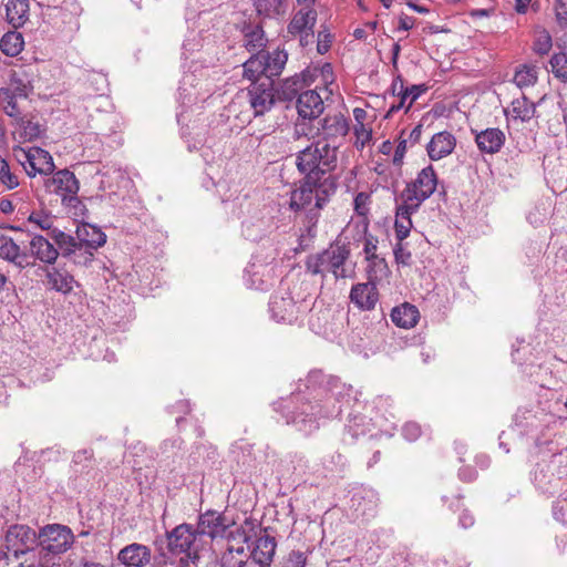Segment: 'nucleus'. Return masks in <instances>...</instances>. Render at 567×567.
Wrapping results in <instances>:
<instances>
[{"label": "nucleus", "instance_id": "obj_1", "mask_svg": "<svg viewBox=\"0 0 567 567\" xmlns=\"http://www.w3.org/2000/svg\"><path fill=\"white\" fill-rule=\"evenodd\" d=\"M337 164V148L326 141H317L297 154L296 166L303 177L317 181L332 178L330 173Z\"/></svg>", "mask_w": 567, "mask_h": 567}, {"label": "nucleus", "instance_id": "obj_2", "mask_svg": "<svg viewBox=\"0 0 567 567\" xmlns=\"http://www.w3.org/2000/svg\"><path fill=\"white\" fill-rule=\"evenodd\" d=\"M337 185L333 178L317 181L303 177L299 187L290 194L289 207L293 212L307 209L312 213L315 209H322L336 193Z\"/></svg>", "mask_w": 567, "mask_h": 567}, {"label": "nucleus", "instance_id": "obj_3", "mask_svg": "<svg viewBox=\"0 0 567 567\" xmlns=\"http://www.w3.org/2000/svg\"><path fill=\"white\" fill-rule=\"evenodd\" d=\"M350 248L343 244H331L319 254L310 255L306 260V269L311 275H324L331 272L336 279L352 277V271L346 268L350 258Z\"/></svg>", "mask_w": 567, "mask_h": 567}, {"label": "nucleus", "instance_id": "obj_4", "mask_svg": "<svg viewBox=\"0 0 567 567\" xmlns=\"http://www.w3.org/2000/svg\"><path fill=\"white\" fill-rule=\"evenodd\" d=\"M437 187V174L432 165L422 168L415 179L406 185L401 194L402 200L420 207Z\"/></svg>", "mask_w": 567, "mask_h": 567}, {"label": "nucleus", "instance_id": "obj_5", "mask_svg": "<svg viewBox=\"0 0 567 567\" xmlns=\"http://www.w3.org/2000/svg\"><path fill=\"white\" fill-rule=\"evenodd\" d=\"M362 250L364 254L367 279L372 281L386 280L391 275V269L385 258L378 252L379 238L372 234L362 233Z\"/></svg>", "mask_w": 567, "mask_h": 567}, {"label": "nucleus", "instance_id": "obj_6", "mask_svg": "<svg viewBox=\"0 0 567 567\" xmlns=\"http://www.w3.org/2000/svg\"><path fill=\"white\" fill-rule=\"evenodd\" d=\"M16 158L22 164L29 176L37 174L49 175L54 171V162L50 153L41 147H30L28 150L13 147Z\"/></svg>", "mask_w": 567, "mask_h": 567}, {"label": "nucleus", "instance_id": "obj_7", "mask_svg": "<svg viewBox=\"0 0 567 567\" xmlns=\"http://www.w3.org/2000/svg\"><path fill=\"white\" fill-rule=\"evenodd\" d=\"M51 193L61 198L62 205L68 208H76L81 200L78 196L80 185L74 173L61 169L53 174L48 184Z\"/></svg>", "mask_w": 567, "mask_h": 567}, {"label": "nucleus", "instance_id": "obj_8", "mask_svg": "<svg viewBox=\"0 0 567 567\" xmlns=\"http://www.w3.org/2000/svg\"><path fill=\"white\" fill-rule=\"evenodd\" d=\"M73 535L69 527L62 525H48L38 535V544L48 553H64L72 544Z\"/></svg>", "mask_w": 567, "mask_h": 567}, {"label": "nucleus", "instance_id": "obj_9", "mask_svg": "<svg viewBox=\"0 0 567 567\" xmlns=\"http://www.w3.org/2000/svg\"><path fill=\"white\" fill-rule=\"evenodd\" d=\"M197 536L190 525H178L168 534L169 551L174 555L186 554L190 559L198 558Z\"/></svg>", "mask_w": 567, "mask_h": 567}, {"label": "nucleus", "instance_id": "obj_10", "mask_svg": "<svg viewBox=\"0 0 567 567\" xmlns=\"http://www.w3.org/2000/svg\"><path fill=\"white\" fill-rule=\"evenodd\" d=\"M249 104L255 116H261L270 111L276 102L275 82L262 79L248 87Z\"/></svg>", "mask_w": 567, "mask_h": 567}, {"label": "nucleus", "instance_id": "obj_11", "mask_svg": "<svg viewBox=\"0 0 567 567\" xmlns=\"http://www.w3.org/2000/svg\"><path fill=\"white\" fill-rule=\"evenodd\" d=\"M317 16L315 8H298L288 24V32L298 35L302 47L312 42Z\"/></svg>", "mask_w": 567, "mask_h": 567}, {"label": "nucleus", "instance_id": "obj_12", "mask_svg": "<svg viewBox=\"0 0 567 567\" xmlns=\"http://www.w3.org/2000/svg\"><path fill=\"white\" fill-rule=\"evenodd\" d=\"M6 542L8 551L19 558L20 555L27 554L38 544V536L32 528L16 525L8 530Z\"/></svg>", "mask_w": 567, "mask_h": 567}, {"label": "nucleus", "instance_id": "obj_13", "mask_svg": "<svg viewBox=\"0 0 567 567\" xmlns=\"http://www.w3.org/2000/svg\"><path fill=\"white\" fill-rule=\"evenodd\" d=\"M300 78L307 86L313 83L319 85L320 90L324 92L326 99L333 94L336 84L333 69L330 63L310 65L301 72Z\"/></svg>", "mask_w": 567, "mask_h": 567}, {"label": "nucleus", "instance_id": "obj_14", "mask_svg": "<svg viewBox=\"0 0 567 567\" xmlns=\"http://www.w3.org/2000/svg\"><path fill=\"white\" fill-rule=\"evenodd\" d=\"M229 527L226 523V517L216 511H207L200 514L197 524V535L208 536L214 539L217 537H224Z\"/></svg>", "mask_w": 567, "mask_h": 567}, {"label": "nucleus", "instance_id": "obj_15", "mask_svg": "<svg viewBox=\"0 0 567 567\" xmlns=\"http://www.w3.org/2000/svg\"><path fill=\"white\" fill-rule=\"evenodd\" d=\"M301 305L297 303L290 295L274 296L270 301V312L277 322L292 324L299 317Z\"/></svg>", "mask_w": 567, "mask_h": 567}, {"label": "nucleus", "instance_id": "obj_16", "mask_svg": "<svg viewBox=\"0 0 567 567\" xmlns=\"http://www.w3.org/2000/svg\"><path fill=\"white\" fill-rule=\"evenodd\" d=\"M382 281L360 282L352 286L350 291V300L361 310H372L379 301V291L377 286Z\"/></svg>", "mask_w": 567, "mask_h": 567}, {"label": "nucleus", "instance_id": "obj_17", "mask_svg": "<svg viewBox=\"0 0 567 567\" xmlns=\"http://www.w3.org/2000/svg\"><path fill=\"white\" fill-rule=\"evenodd\" d=\"M455 147L456 137L449 131H441L426 144V152L431 161H440L451 155Z\"/></svg>", "mask_w": 567, "mask_h": 567}, {"label": "nucleus", "instance_id": "obj_18", "mask_svg": "<svg viewBox=\"0 0 567 567\" xmlns=\"http://www.w3.org/2000/svg\"><path fill=\"white\" fill-rule=\"evenodd\" d=\"M319 85L315 89L302 92L297 100V110L303 118H316L323 112V100L326 99L318 92Z\"/></svg>", "mask_w": 567, "mask_h": 567}, {"label": "nucleus", "instance_id": "obj_19", "mask_svg": "<svg viewBox=\"0 0 567 567\" xmlns=\"http://www.w3.org/2000/svg\"><path fill=\"white\" fill-rule=\"evenodd\" d=\"M76 237L82 249H84L90 258L96 249L104 246L106 243V235L101 230V228L87 223L78 226Z\"/></svg>", "mask_w": 567, "mask_h": 567}, {"label": "nucleus", "instance_id": "obj_20", "mask_svg": "<svg viewBox=\"0 0 567 567\" xmlns=\"http://www.w3.org/2000/svg\"><path fill=\"white\" fill-rule=\"evenodd\" d=\"M117 559L125 567H144L151 561V549L145 545L133 543L120 550Z\"/></svg>", "mask_w": 567, "mask_h": 567}, {"label": "nucleus", "instance_id": "obj_21", "mask_svg": "<svg viewBox=\"0 0 567 567\" xmlns=\"http://www.w3.org/2000/svg\"><path fill=\"white\" fill-rule=\"evenodd\" d=\"M419 208L420 207L415 206L414 204L405 203V200H402V203L398 205L394 221V233L396 240L403 241L409 237L413 227L411 216L416 213Z\"/></svg>", "mask_w": 567, "mask_h": 567}, {"label": "nucleus", "instance_id": "obj_22", "mask_svg": "<svg viewBox=\"0 0 567 567\" xmlns=\"http://www.w3.org/2000/svg\"><path fill=\"white\" fill-rule=\"evenodd\" d=\"M0 258L12 262L19 268L31 266L30 256L20 250L19 245L9 236H0Z\"/></svg>", "mask_w": 567, "mask_h": 567}, {"label": "nucleus", "instance_id": "obj_23", "mask_svg": "<svg viewBox=\"0 0 567 567\" xmlns=\"http://www.w3.org/2000/svg\"><path fill=\"white\" fill-rule=\"evenodd\" d=\"M505 134L502 130L491 127L486 128L475 136L478 150L483 153L495 154L499 152L505 143Z\"/></svg>", "mask_w": 567, "mask_h": 567}, {"label": "nucleus", "instance_id": "obj_24", "mask_svg": "<svg viewBox=\"0 0 567 567\" xmlns=\"http://www.w3.org/2000/svg\"><path fill=\"white\" fill-rule=\"evenodd\" d=\"M49 289L68 295L73 290L74 277L65 269L52 267L45 270Z\"/></svg>", "mask_w": 567, "mask_h": 567}, {"label": "nucleus", "instance_id": "obj_25", "mask_svg": "<svg viewBox=\"0 0 567 567\" xmlns=\"http://www.w3.org/2000/svg\"><path fill=\"white\" fill-rule=\"evenodd\" d=\"M390 317L396 327L411 329L417 324L420 319V311L414 305L404 302L394 307Z\"/></svg>", "mask_w": 567, "mask_h": 567}, {"label": "nucleus", "instance_id": "obj_26", "mask_svg": "<svg viewBox=\"0 0 567 567\" xmlns=\"http://www.w3.org/2000/svg\"><path fill=\"white\" fill-rule=\"evenodd\" d=\"M536 107L537 105L523 94L520 97L512 101L511 107L505 110V114L507 118L514 121L529 122L536 114Z\"/></svg>", "mask_w": 567, "mask_h": 567}, {"label": "nucleus", "instance_id": "obj_27", "mask_svg": "<svg viewBox=\"0 0 567 567\" xmlns=\"http://www.w3.org/2000/svg\"><path fill=\"white\" fill-rule=\"evenodd\" d=\"M276 547L277 544L274 537L268 535L259 537L251 553L252 560L261 567L270 566L274 560Z\"/></svg>", "mask_w": 567, "mask_h": 567}, {"label": "nucleus", "instance_id": "obj_28", "mask_svg": "<svg viewBox=\"0 0 567 567\" xmlns=\"http://www.w3.org/2000/svg\"><path fill=\"white\" fill-rule=\"evenodd\" d=\"M371 195L365 192H360L355 195L353 200V209L357 216V219L353 220L355 227L361 233H368L370 226V205H371Z\"/></svg>", "mask_w": 567, "mask_h": 567}, {"label": "nucleus", "instance_id": "obj_29", "mask_svg": "<svg viewBox=\"0 0 567 567\" xmlns=\"http://www.w3.org/2000/svg\"><path fill=\"white\" fill-rule=\"evenodd\" d=\"M31 255L45 264H54L59 257V250L49 239L41 235L34 236L30 241Z\"/></svg>", "mask_w": 567, "mask_h": 567}, {"label": "nucleus", "instance_id": "obj_30", "mask_svg": "<svg viewBox=\"0 0 567 567\" xmlns=\"http://www.w3.org/2000/svg\"><path fill=\"white\" fill-rule=\"evenodd\" d=\"M30 0H8L6 4L7 21L14 28L22 27L29 19Z\"/></svg>", "mask_w": 567, "mask_h": 567}, {"label": "nucleus", "instance_id": "obj_31", "mask_svg": "<svg viewBox=\"0 0 567 567\" xmlns=\"http://www.w3.org/2000/svg\"><path fill=\"white\" fill-rule=\"evenodd\" d=\"M13 125L16 126L13 135L20 143L33 141L41 134V125L24 115L16 120Z\"/></svg>", "mask_w": 567, "mask_h": 567}, {"label": "nucleus", "instance_id": "obj_32", "mask_svg": "<svg viewBox=\"0 0 567 567\" xmlns=\"http://www.w3.org/2000/svg\"><path fill=\"white\" fill-rule=\"evenodd\" d=\"M244 79L251 81V83L260 82L267 76L265 68V56L261 53L252 54L244 64Z\"/></svg>", "mask_w": 567, "mask_h": 567}, {"label": "nucleus", "instance_id": "obj_33", "mask_svg": "<svg viewBox=\"0 0 567 567\" xmlns=\"http://www.w3.org/2000/svg\"><path fill=\"white\" fill-rule=\"evenodd\" d=\"M265 56V68H267L266 73L267 76L264 79H270L274 80L275 78L279 76L287 63L288 54L284 50H275L272 52H268L267 54H264Z\"/></svg>", "mask_w": 567, "mask_h": 567}, {"label": "nucleus", "instance_id": "obj_34", "mask_svg": "<svg viewBox=\"0 0 567 567\" xmlns=\"http://www.w3.org/2000/svg\"><path fill=\"white\" fill-rule=\"evenodd\" d=\"M51 238L55 241L58 250H61L62 256L69 257L78 250H82L78 237H73L59 229H52L50 233Z\"/></svg>", "mask_w": 567, "mask_h": 567}, {"label": "nucleus", "instance_id": "obj_35", "mask_svg": "<svg viewBox=\"0 0 567 567\" xmlns=\"http://www.w3.org/2000/svg\"><path fill=\"white\" fill-rule=\"evenodd\" d=\"M538 81V68L534 64H520L517 66L513 82L520 90L534 86Z\"/></svg>", "mask_w": 567, "mask_h": 567}, {"label": "nucleus", "instance_id": "obj_36", "mask_svg": "<svg viewBox=\"0 0 567 567\" xmlns=\"http://www.w3.org/2000/svg\"><path fill=\"white\" fill-rule=\"evenodd\" d=\"M32 90V85L29 80H24L19 73L13 72L10 78V82L7 87L0 90V94H11L25 100Z\"/></svg>", "mask_w": 567, "mask_h": 567}, {"label": "nucleus", "instance_id": "obj_37", "mask_svg": "<svg viewBox=\"0 0 567 567\" xmlns=\"http://www.w3.org/2000/svg\"><path fill=\"white\" fill-rule=\"evenodd\" d=\"M322 130L327 136H344L349 131V124L341 114L329 115L323 118Z\"/></svg>", "mask_w": 567, "mask_h": 567}, {"label": "nucleus", "instance_id": "obj_38", "mask_svg": "<svg viewBox=\"0 0 567 567\" xmlns=\"http://www.w3.org/2000/svg\"><path fill=\"white\" fill-rule=\"evenodd\" d=\"M23 44V37L16 31L7 32L0 41L1 51L8 56L18 55L22 51Z\"/></svg>", "mask_w": 567, "mask_h": 567}, {"label": "nucleus", "instance_id": "obj_39", "mask_svg": "<svg viewBox=\"0 0 567 567\" xmlns=\"http://www.w3.org/2000/svg\"><path fill=\"white\" fill-rule=\"evenodd\" d=\"M266 38L260 27H255L245 33V48L251 53H260L266 47Z\"/></svg>", "mask_w": 567, "mask_h": 567}, {"label": "nucleus", "instance_id": "obj_40", "mask_svg": "<svg viewBox=\"0 0 567 567\" xmlns=\"http://www.w3.org/2000/svg\"><path fill=\"white\" fill-rule=\"evenodd\" d=\"M549 64L554 76L567 83V54L565 52L555 53L550 58Z\"/></svg>", "mask_w": 567, "mask_h": 567}, {"label": "nucleus", "instance_id": "obj_41", "mask_svg": "<svg viewBox=\"0 0 567 567\" xmlns=\"http://www.w3.org/2000/svg\"><path fill=\"white\" fill-rule=\"evenodd\" d=\"M1 97L6 114L10 116L13 122L20 118V116H22V111L18 103L20 97L11 94H1Z\"/></svg>", "mask_w": 567, "mask_h": 567}, {"label": "nucleus", "instance_id": "obj_42", "mask_svg": "<svg viewBox=\"0 0 567 567\" xmlns=\"http://www.w3.org/2000/svg\"><path fill=\"white\" fill-rule=\"evenodd\" d=\"M0 182L8 189H13L19 185L18 176L11 172L8 162L3 158H0Z\"/></svg>", "mask_w": 567, "mask_h": 567}, {"label": "nucleus", "instance_id": "obj_43", "mask_svg": "<svg viewBox=\"0 0 567 567\" xmlns=\"http://www.w3.org/2000/svg\"><path fill=\"white\" fill-rule=\"evenodd\" d=\"M553 47V41L550 34L543 30L537 34V38L534 41L533 50L535 53L539 55L547 54Z\"/></svg>", "mask_w": 567, "mask_h": 567}, {"label": "nucleus", "instance_id": "obj_44", "mask_svg": "<svg viewBox=\"0 0 567 567\" xmlns=\"http://www.w3.org/2000/svg\"><path fill=\"white\" fill-rule=\"evenodd\" d=\"M354 146L363 150L372 140V130L364 124L354 125Z\"/></svg>", "mask_w": 567, "mask_h": 567}, {"label": "nucleus", "instance_id": "obj_45", "mask_svg": "<svg viewBox=\"0 0 567 567\" xmlns=\"http://www.w3.org/2000/svg\"><path fill=\"white\" fill-rule=\"evenodd\" d=\"M429 90V86L426 84H414L410 87H405L404 93L402 95V100L405 102L409 101L406 105V112L411 109L413 103L426 91Z\"/></svg>", "mask_w": 567, "mask_h": 567}, {"label": "nucleus", "instance_id": "obj_46", "mask_svg": "<svg viewBox=\"0 0 567 567\" xmlns=\"http://www.w3.org/2000/svg\"><path fill=\"white\" fill-rule=\"evenodd\" d=\"M393 254L396 264L403 266H410L412 260L411 251L405 247L403 241L396 240V244L393 248Z\"/></svg>", "mask_w": 567, "mask_h": 567}, {"label": "nucleus", "instance_id": "obj_47", "mask_svg": "<svg viewBox=\"0 0 567 567\" xmlns=\"http://www.w3.org/2000/svg\"><path fill=\"white\" fill-rule=\"evenodd\" d=\"M307 557L303 551L292 550L287 556L284 567H306Z\"/></svg>", "mask_w": 567, "mask_h": 567}, {"label": "nucleus", "instance_id": "obj_48", "mask_svg": "<svg viewBox=\"0 0 567 567\" xmlns=\"http://www.w3.org/2000/svg\"><path fill=\"white\" fill-rule=\"evenodd\" d=\"M29 221L35 224L43 230H51L53 220L48 215H41L39 213H32L29 217Z\"/></svg>", "mask_w": 567, "mask_h": 567}, {"label": "nucleus", "instance_id": "obj_49", "mask_svg": "<svg viewBox=\"0 0 567 567\" xmlns=\"http://www.w3.org/2000/svg\"><path fill=\"white\" fill-rule=\"evenodd\" d=\"M556 19L561 27L567 25V0H556Z\"/></svg>", "mask_w": 567, "mask_h": 567}, {"label": "nucleus", "instance_id": "obj_50", "mask_svg": "<svg viewBox=\"0 0 567 567\" xmlns=\"http://www.w3.org/2000/svg\"><path fill=\"white\" fill-rule=\"evenodd\" d=\"M331 43H332V40H331V35L329 33L319 32L317 50L320 54H324L326 52H328L331 47Z\"/></svg>", "mask_w": 567, "mask_h": 567}, {"label": "nucleus", "instance_id": "obj_51", "mask_svg": "<svg viewBox=\"0 0 567 567\" xmlns=\"http://www.w3.org/2000/svg\"><path fill=\"white\" fill-rule=\"evenodd\" d=\"M405 153H406V140H401L394 151L393 164L396 166H400L403 163Z\"/></svg>", "mask_w": 567, "mask_h": 567}, {"label": "nucleus", "instance_id": "obj_52", "mask_svg": "<svg viewBox=\"0 0 567 567\" xmlns=\"http://www.w3.org/2000/svg\"><path fill=\"white\" fill-rule=\"evenodd\" d=\"M404 90V80L402 75L398 74L391 84L392 94L402 97Z\"/></svg>", "mask_w": 567, "mask_h": 567}, {"label": "nucleus", "instance_id": "obj_53", "mask_svg": "<svg viewBox=\"0 0 567 567\" xmlns=\"http://www.w3.org/2000/svg\"><path fill=\"white\" fill-rule=\"evenodd\" d=\"M414 27V19L409 16H402L399 20V29L400 30H411Z\"/></svg>", "mask_w": 567, "mask_h": 567}, {"label": "nucleus", "instance_id": "obj_54", "mask_svg": "<svg viewBox=\"0 0 567 567\" xmlns=\"http://www.w3.org/2000/svg\"><path fill=\"white\" fill-rule=\"evenodd\" d=\"M400 52H401V45L399 42H395L392 47V66H393L394 71L399 70L398 60H399Z\"/></svg>", "mask_w": 567, "mask_h": 567}, {"label": "nucleus", "instance_id": "obj_55", "mask_svg": "<svg viewBox=\"0 0 567 567\" xmlns=\"http://www.w3.org/2000/svg\"><path fill=\"white\" fill-rule=\"evenodd\" d=\"M422 132H423V126L421 124L416 125L411 132H410V135H409V140L412 142V143H417L421 138V135H422Z\"/></svg>", "mask_w": 567, "mask_h": 567}, {"label": "nucleus", "instance_id": "obj_56", "mask_svg": "<svg viewBox=\"0 0 567 567\" xmlns=\"http://www.w3.org/2000/svg\"><path fill=\"white\" fill-rule=\"evenodd\" d=\"M353 116L357 122L355 125L364 124L363 122L367 118V112H365V110H363L361 107H355L353 110Z\"/></svg>", "mask_w": 567, "mask_h": 567}, {"label": "nucleus", "instance_id": "obj_57", "mask_svg": "<svg viewBox=\"0 0 567 567\" xmlns=\"http://www.w3.org/2000/svg\"><path fill=\"white\" fill-rule=\"evenodd\" d=\"M0 210L4 214H11L14 210V206L11 200L2 198L0 199Z\"/></svg>", "mask_w": 567, "mask_h": 567}, {"label": "nucleus", "instance_id": "obj_58", "mask_svg": "<svg viewBox=\"0 0 567 567\" xmlns=\"http://www.w3.org/2000/svg\"><path fill=\"white\" fill-rule=\"evenodd\" d=\"M406 105H408L406 102L404 100H402V97H400L399 103L392 104L390 106L385 117H389L391 114L400 111L401 109H405L406 110Z\"/></svg>", "mask_w": 567, "mask_h": 567}, {"label": "nucleus", "instance_id": "obj_59", "mask_svg": "<svg viewBox=\"0 0 567 567\" xmlns=\"http://www.w3.org/2000/svg\"><path fill=\"white\" fill-rule=\"evenodd\" d=\"M406 433L410 432L411 436L416 437L420 434V427L416 424H406L404 427Z\"/></svg>", "mask_w": 567, "mask_h": 567}, {"label": "nucleus", "instance_id": "obj_60", "mask_svg": "<svg viewBox=\"0 0 567 567\" xmlns=\"http://www.w3.org/2000/svg\"><path fill=\"white\" fill-rule=\"evenodd\" d=\"M530 1L532 0H516V11L518 13H525Z\"/></svg>", "mask_w": 567, "mask_h": 567}, {"label": "nucleus", "instance_id": "obj_61", "mask_svg": "<svg viewBox=\"0 0 567 567\" xmlns=\"http://www.w3.org/2000/svg\"><path fill=\"white\" fill-rule=\"evenodd\" d=\"M393 150L392 143L390 141H384L380 146V152L384 155H389Z\"/></svg>", "mask_w": 567, "mask_h": 567}, {"label": "nucleus", "instance_id": "obj_62", "mask_svg": "<svg viewBox=\"0 0 567 567\" xmlns=\"http://www.w3.org/2000/svg\"><path fill=\"white\" fill-rule=\"evenodd\" d=\"M298 8H315L316 0H296Z\"/></svg>", "mask_w": 567, "mask_h": 567}, {"label": "nucleus", "instance_id": "obj_63", "mask_svg": "<svg viewBox=\"0 0 567 567\" xmlns=\"http://www.w3.org/2000/svg\"><path fill=\"white\" fill-rule=\"evenodd\" d=\"M235 533L238 535V537H239L244 543H246V542L248 540V536H247L246 532H245L241 527L236 528V532H235Z\"/></svg>", "mask_w": 567, "mask_h": 567}, {"label": "nucleus", "instance_id": "obj_64", "mask_svg": "<svg viewBox=\"0 0 567 567\" xmlns=\"http://www.w3.org/2000/svg\"><path fill=\"white\" fill-rule=\"evenodd\" d=\"M409 7H411L414 11H417L420 13H426L429 11L426 8L415 4V3H412V2L409 3Z\"/></svg>", "mask_w": 567, "mask_h": 567}]
</instances>
